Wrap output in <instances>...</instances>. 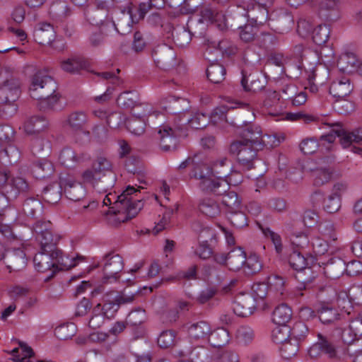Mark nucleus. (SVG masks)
<instances>
[{
    "mask_svg": "<svg viewBox=\"0 0 362 362\" xmlns=\"http://www.w3.org/2000/svg\"><path fill=\"white\" fill-rule=\"evenodd\" d=\"M21 158V152L18 148L13 145L4 146V148L0 154V160H5L7 158V162L11 165L16 163Z\"/></svg>",
    "mask_w": 362,
    "mask_h": 362,
    "instance_id": "58",
    "label": "nucleus"
},
{
    "mask_svg": "<svg viewBox=\"0 0 362 362\" xmlns=\"http://www.w3.org/2000/svg\"><path fill=\"white\" fill-rule=\"evenodd\" d=\"M35 40L42 45H50L55 38L53 25L47 23H40L35 28L33 33Z\"/></svg>",
    "mask_w": 362,
    "mask_h": 362,
    "instance_id": "24",
    "label": "nucleus"
},
{
    "mask_svg": "<svg viewBox=\"0 0 362 362\" xmlns=\"http://www.w3.org/2000/svg\"><path fill=\"white\" fill-rule=\"evenodd\" d=\"M111 162L105 157L97 158L92 164L91 169L85 170L82 175L84 182H94L99 180L101 175L113 172Z\"/></svg>",
    "mask_w": 362,
    "mask_h": 362,
    "instance_id": "17",
    "label": "nucleus"
},
{
    "mask_svg": "<svg viewBox=\"0 0 362 362\" xmlns=\"http://www.w3.org/2000/svg\"><path fill=\"white\" fill-rule=\"evenodd\" d=\"M138 191L134 187L129 185L119 195L115 192H110L107 194L113 202V206L109 207L106 214L109 224L117 226L138 214L144 206L141 199H134L132 197Z\"/></svg>",
    "mask_w": 362,
    "mask_h": 362,
    "instance_id": "2",
    "label": "nucleus"
},
{
    "mask_svg": "<svg viewBox=\"0 0 362 362\" xmlns=\"http://www.w3.org/2000/svg\"><path fill=\"white\" fill-rule=\"evenodd\" d=\"M200 13L203 21L215 24L218 30L225 31L228 29L226 18L222 11L206 6L202 8Z\"/></svg>",
    "mask_w": 362,
    "mask_h": 362,
    "instance_id": "22",
    "label": "nucleus"
},
{
    "mask_svg": "<svg viewBox=\"0 0 362 362\" xmlns=\"http://www.w3.org/2000/svg\"><path fill=\"white\" fill-rule=\"evenodd\" d=\"M255 308V298L250 295L238 297L233 303L234 314L243 317L251 315Z\"/></svg>",
    "mask_w": 362,
    "mask_h": 362,
    "instance_id": "20",
    "label": "nucleus"
},
{
    "mask_svg": "<svg viewBox=\"0 0 362 362\" xmlns=\"http://www.w3.org/2000/svg\"><path fill=\"white\" fill-rule=\"evenodd\" d=\"M353 90L349 78L343 76L333 81L329 86V93L336 98H344Z\"/></svg>",
    "mask_w": 362,
    "mask_h": 362,
    "instance_id": "26",
    "label": "nucleus"
},
{
    "mask_svg": "<svg viewBox=\"0 0 362 362\" xmlns=\"http://www.w3.org/2000/svg\"><path fill=\"white\" fill-rule=\"evenodd\" d=\"M318 318L323 324H330L338 319V311L329 305H322L317 311Z\"/></svg>",
    "mask_w": 362,
    "mask_h": 362,
    "instance_id": "49",
    "label": "nucleus"
},
{
    "mask_svg": "<svg viewBox=\"0 0 362 362\" xmlns=\"http://www.w3.org/2000/svg\"><path fill=\"white\" fill-rule=\"evenodd\" d=\"M20 94V83L13 76L6 83H0V104L13 105Z\"/></svg>",
    "mask_w": 362,
    "mask_h": 362,
    "instance_id": "16",
    "label": "nucleus"
},
{
    "mask_svg": "<svg viewBox=\"0 0 362 362\" xmlns=\"http://www.w3.org/2000/svg\"><path fill=\"white\" fill-rule=\"evenodd\" d=\"M276 23V30L281 33H287L289 30L291 29L294 23V20L291 13L288 12H284L279 16Z\"/></svg>",
    "mask_w": 362,
    "mask_h": 362,
    "instance_id": "63",
    "label": "nucleus"
},
{
    "mask_svg": "<svg viewBox=\"0 0 362 362\" xmlns=\"http://www.w3.org/2000/svg\"><path fill=\"white\" fill-rule=\"evenodd\" d=\"M116 180L115 173L114 172H109V173L101 175L98 180H94V182H87L91 184L96 191L101 193L106 192L108 189L114 187Z\"/></svg>",
    "mask_w": 362,
    "mask_h": 362,
    "instance_id": "41",
    "label": "nucleus"
},
{
    "mask_svg": "<svg viewBox=\"0 0 362 362\" xmlns=\"http://www.w3.org/2000/svg\"><path fill=\"white\" fill-rule=\"evenodd\" d=\"M229 340L228 331L225 328L218 327L214 330L211 329L206 341L214 348H221L227 344Z\"/></svg>",
    "mask_w": 362,
    "mask_h": 362,
    "instance_id": "35",
    "label": "nucleus"
},
{
    "mask_svg": "<svg viewBox=\"0 0 362 362\" xmlns=\"http://www.w3.org/2000/svg\"><path fill=\"white\" fill-rule=\"evenodd\" d=\"M184 328L191 340L199 343L206 341L211 332V325L205 320L189 322L184 325Z\"/></svg>",
    "mask_w": 362,
    "mask_h": 362,
    "instance_id": "14",
    "label": "nucleus"
},
{
    "mask_svg": "<svg viewBox=\"0 0 362 362\" xmlns=\"http://www.w3.org/2000/svg\"><path fill=\"white\" fill-rule=\"evenodd\" d=\"M259 27L251 22H248L244 25H240L238 29L240 30L239 36L240 40L246 43L253 42L259 32Z\"/></svg>",
    "mask_w": 362,
    "mask_h": 362,
    "instance_id": "46",
    "label": "nucleus"
},
{
    "mask_svg": "<svg viewBox=\"0 0 362 362\" xmlns=\"http://www.w3.org/2000/svg\"><path fill=\"white\" fill-rule=\"evenodd\" d=\"M333 171L329 168H317L313 171V184L315 186H322L328 182L332 176Z\"/></svg>",
    "mask_w": 362,
    "mask_h": 362,
    "instance_id": "56",
    "label": "nucleus"
},
{
    "mask_svg": "<svg viewBox=\"0 0 362 362\" xmlns=\"http://www.w3.org/2000/svg\"><path fill=\"white\" fill-rule=\"evenodd\" d=\"M83 257L77 256L76 258L64 256L62 250H54L52 252H45L41 250L35 255L33 262L35 269L39 272H45L53 269L52 276L57 271L69 270L76 265L78 259H82Z\"/></svg>",
    "mask_w": 362,
    "mask_h": 362,
    "instance_id": "4",
    "label": "nucleus"
},
{
    "mask_svg": "<svg viewBox=\"0 0 362 362\" xmlns=\"http://www.w3.org/2000/svg\"><path fill=\"white\" fill-rule=\"evenodd\" d=\"M62 190V178H60L59 182H53L46 186L42 190V196L45 202L54 204L61 199Z\"/></svg>",
    "mask_w": 362,
    "mask_h": 362,
    "instance_id": "36",
    "label": "nucleus"
},
{
    "mask_svg": "<svg viewBox=\"0 0 362 362\" xmlns=\"http://www.w3.org/2000/svg\"><path fill=\"white\" fill-rule=\"evenodd\" d=\"M293 315L291 308L286 303H281L276 306L272 313L273 322L279 325H286Z\"/></svg>",
    "mask_w": 362,
    "mask_h": 362,
    "instance_id": "40",
    "label": "nucleus"
},
{
    "mask_svg": "<svg viewBox=\"0 0 362 362\" xmlns=\"http://www.w3.org/2000/svg\"><path fill=\"white\" fill-rule=\"evenodd\" d=\"M290 327L287 325H279L272 330V339L276 344H282L290 339Z\"/></svg>",
    "mask_w": 362,
    "mask_h": 362,
    "instance_id": "64",
    "label": "nucleus"
},
{
    "mask_svg": "<svg viewBox=\"0 0 362 362\" xmlns=\"http://www.w3.org/2000/svg\"><path fill=\"white\" fill-rule=\"evenodd\" d=\"M284 140V136L277 135L276 134H264L261 132V136L257 143V147L271 148L279 146Z\"/></svg>",
    "mask_w": 362,
    "mask_h": 362,
    "instance_id": "52",
    "label": "nucleus"
},
{
    "mask_svg": "<svg viewBox=\"0 0 362 362\" xmlns=\"http://www.w3.org/2000/svg\"><path fill=\"white\" fill-rule=\"evenodd\" d=\"M235 13L247 18V22H251L258 26L264 25L268 20V7L251 4L250 6H236Z\"/></svg>",
    "mask_w": 362,
    "mask_h": 362,
    "instance_id": "12",
    "label": "nucleus"
},
{
    "mask_svg": "<svg viewBox=\"0 0 362 362\" xmlns=\"http://www.w3.org/2000/svg\"><path fill=\"white\" fill-rule=\"evenodd\" d=\"M23 211L26 216L37 218L42 214L43 206L39 199L30 197L24 201Z\"/></svg>",
    "mask_w": 362,
    "mask_h": 362,
    "instance_id": "39",
    "label": "nucleus"
},
{
    "mask_svg": "<svg viewBox=\"0 0 362 362\" xmlns=\"http://www.w3.org/2000/svg\"><path fill=\"white\" fill-rule=\"evenodd\" d=\"M189 175L190 178L200 180L199 187L202 189V184L204 181H210L214 177V173L212 168L208 164L193 160Z\"/></svg>",
    "mask_w": 362,
    "mask_h": 362,
    "instance_id": "23",
    "label": "nucleus"
},
{
    "mask_svg": "<svg viewBox=\"0 0 362 362\" xmlns=\"http://www.w3.org/2000/svg\"><path fill=\"white\" fill-rule=\"evenodd\" d=\"M146 315L144 309L137 308L132 310L126 318V324L132 327H136L139 334L142 336L144 329L141 325L146 321Z\"/></svg>",
    "mask_w": 362,
    "mask_h": 362,
    "instance_id": "38",
    "label": "nucleus"
},
{
    "mask_svg": "<svg viewBox=\"0 0 362 362\" xmlns=\"http://www.w3.org/2000/svg\"><path fill=\"white\" fill-rule=\"evenodd\" d=\"M325 124L332 129L328 134H322L320 137V141L313 137L305 139L301 141L300 148L304 154H313L318 148L322 153L330 151L337 136L340 138V144L344 148L349 146L352 141H355L356 144L362 141V129H361L348 132L342 128L340 123H327Z\"/></svg>",
    "mask_w": 362,
    "mask_h": 362,
    "instance_id": "1",
    "label": "nucleus"
},
{
    "mask_svg": "<svg viewBox=\"0 0 362 362\" xmlns=\"http://www.w3.org/2000/svg\"><path fill=\"white\" fill-rule=\"evenodd\" d=\"M221 175L212 178L210 181H204L202 184V190L205 192H211L216 195H224L228 193L229 189V184L223 179Z\"/></svg>",
    "mask_w": 362,
    "mask_h": 362,
    "instance_id": "27",
    "label": "nucleus"
},
{
    "mask_svg": "<svg viewBox=\"0 0 362 362\" xmlns=\"http://www.w3.org/2000/svg\"><path fill=\"white\" fill-rule=\"evenodd\" d=\"M57 89V85L54 78L40 71L32 77L29 90L30 96L38 100L40 110L45 112L60 109V96L54 94Z\"/></svg>",
    "mask_w": 362,
    "mask_h": 362,
    "instance_id": "3",
    "label": "nucleus"
},
{
    "mask_svg": "<svg viewBox=\"0 0 362 362\" xmlns=\"http://www.w3.org/2000/svg\"><path fill=\"white\" fill-rule=\"evenodd\" d=\"M6 196L13 201L17 199L20 194H24L30 192V187L28 181L20 176L10 177L7 173V179L1 185Z\"/></svg>",
    "mask_w": 362,
    "mask_h": 362,
    "instance_id": "11",
    "label": "nucleus"
},
{
    "mask_svg": "<svg viewBox=\"0 0 362 362\" xmlns=\"http://www.w3.org/2000/svg\"><path fill=\"white\" fill-rule=\"evenodd\" d=\"M160 134V146L163 151L175 150L177 145V134L175 129L165 127L158 131Z\"/></svg>",
    "mask_w": 362,
    "mask_h": 362,
    "instance_id": "28",
    "label": "nucleus"
},
{
    "mask_svg": "<svg viewBox=\"0 0 362 362\" xmlns=\"http://www.w3.org/2000/svg\"><path fill=\"white\" fill-rule=\"evenodd\" d=\"M200 211L206 216L214 218L220 214V207L216 201L211 198L203 199L199 205Z\"/></svg>",
    "mask_w": 362,
    "mask_h": 362,
    "instance_id": "48",
    "label": "nucleus"
},
{
    "mask_svg": "<svg viewBox=\"0 0 362 362\" xmlns=\"http://www.w3.org/2000/svg\"><path fill=\"white\" fill-rule=\"evenodd\" d=\"M325 274L331 279L340 277L346 271V262L339 257L330 259L325 267Z\"/></svg>",
    "mask_w": 362,
    "mask_h": 362,
    "instance_id": "37",
    "label": "nucleus"
},
{
    "mask_svg": "<svg viewBox=\"0 0 362 362\" xmlns=\"http://www.w3.org/2000/svg\"><path fill=\"white\" fill-rule=\"evenodd\" d=\"M103 282L105 284L117 281L118 274L122 270L124 264L122 257L119 255L110 252L104 257Z\"/></svg>",
    "mask_w": 362,
    "mask_h": 362,
    "instance_id": "10",
    "label": "nucleus"
},
{
    "mask_svg": "<svg viewBox=\"0 0 362 362\" xmlns=\"http://www.w3.org/2000/svg\"><path fill=\"white\" fill-rule=\"evenodd\" d=\"M172 36L175 44L180 47H185L189 45L192 40L190 31L183 27L174 29L172 33Z\"/></svg>",
    "mask_w": 362,
    "mask_h": 362,
    "instance_id": "53",
    "label": "nucleus"
},
{
    "mask_svg": "<svg viewBox=\"0 0 362 362\" xmlns=\"http://www.w3.org/2000/svg\"><path fill=\"white\" fill-rule=\"evenodd\" d=\"M165 110L171 115H180L190 109L189 101L183 98L169 96L166 98Z\"/></svg>",
    "mask_w": 362,
    "mask_h": 362,
    "instance_id": "25",
    "label": "nucleus"
},
{
    "mask_svg": "<svg viewBox=\"0 0 362 362\" xmlns=\"http://www.w3.org/2000/svg\"><path fill=\"white\" fill-rule=\"evenodd\" d=\"M262 129L259 125L247 122L246 125L241 128L240 135L243 140L250 146L257 148V143L261 136Z\"/></svg>",
    "mask_w": 362,
    "mask_h": 362,
    "instance_id": "30",
    "label": "nucleus"
},
{
    "mask_svg": "<svg viewBox=\"0 0 362 362\" xmlns=\"http://www.w3.org/2000/svg\"><path fill=\"white\" fill-rule=\"evenodd\" d=\"M300 344L291 339L282 344L279 348L281 356L285 359H290L295 356L299 351Z\"/></svg>",
    "mask_w": 362,
    "mask_h": 362,
    "instance_id": "62",
    "label": "nucleus"
},
{
    "mask_svg": "<svg viewBox=\"0 0 362 362\" xmlns=\"http://www.w3.org/2000/svg\"><path fill=\"white\" fill-rule=\"evenodd\" d=\"M76 332L75 324L70 322L61 325L54 329V335L59 340H66L71 339Z\"/></svg>",
    "mask_w": 362,
    "mask_h": 362,
    "instance_id": "61",
    "label": "nucleus"
},
{
    "mask_svg": "<svg viewBox=\"0 0 362 362\" xmlns=\"http://www.w3.org/2000/svg\"><path fill=\"white\" fill-rule=\"evenodd\" d=\"M152 58L156 66L165 71L170 70L177 65L176 53L166 44L156 47L152 52Z\"/></svg>",
    "mask_w": 362,
    "mask_h": 362,
    "instance_id": "9",
    "label": "nucleus"
},
{
    "mask_svg": "<svg viewBox=\"0 0 362 362\" xmlns=\"http://www.w3.org/2000/svg\"><path fill=\"white\" fill-rule=\"evenodd\" d=\"M62 185L66 197L71 201H80L86 194L83 185L72 178H62Z\"/></svg>",
    "mask_w": 362,
    "mask_h": 362,
    "instance_id": "19",
    "label": "nucleus"
},
{
    "mask_svg": "<svg viewBox=\"0 0 362 362\" xmlns=\"http://www.w3.org/2000/svg\"><path fill=\"white\" fill-rule=\"evenodd\" d=\"M241 86L245 91L257 92L263 89L265 83L259 78L257 74H250L247 76L245 71H242Z\"/></svg>",
    "mask_w": 362,
    "mask_h": 362,
    "instance_id": "34",
    "label": "nucleus"
},
{
    "mask_svg": "<svg viewBox=\"0 0 362 362\" xmlns=\"http://www.w3.org/2000/svg\"><path fill=\"white\" fill-rule=\"evenodd\" d=\"M330 34V29L327 25H320L313 30V40L317 45L325 44Z\"/></svg>",
    "mask_w": 362,
    "mask_h": 362,
    "instance_id": "60",
    "label": "nucleus"
},
{
    "mask_svg": "<svg viewBox=\"0 0 362 362\" xmlns=\"http://www.w3.org/2000/svg\"><path fill=\"white\" fill-rule=\"evenodd\" d=\"M246 261V253L240 247L233 248L228 252V267L232 271H238Z\"/></svg>",
    "mask_w": 362,
    "mask_h": 362,
    "instance_id": "32",
    "label": "nucleus"
},
{
    "mask_svg": "<svg viewBox=\"0 0 362 362\" xmlns=\"http://www.w3.org/2000/svg\"><path fill=\"white\" fill-rule=\"evenodd\" d=\"M88 122V116L82 110H76L67 115L63 121V127L71 132H82Z\"/></svg>",
    "mask_w": 362,
    "mask_h": 362,
    "instance_id": "21",
    "label": "nucleus"
},
{
    "mask_svg": "<svg viewBox=\"0 0 362 362\" xmlns=\"http://www.w3.org/2000/svg\"><path fill=\"white\" fill-rule=\"evenodd\" d=\"M125 125L132 134L141 135L144 132L146 121L142 117L132 115L126 120Z\"/></svg>",
    "mask_w": 362,
    "mask_h": 362,
    "instance_id": "50",
    "label": "nucleus"
},
{
    "mask_svg": "<svg viewBox=\"0 0 362 362\" xmlns=\"http://www.w3.org/2000/svg\"><path fill=\"white\" fill-rule=\"evenodd\" d=\"M119 106L125 109H132L139 104V95L136 91H124L117 98Z\"/></svg>",
    "mask_w": 362,
    "mask_h": 362,
    "instance_id": "45",
    "label": "nucleus"
},
{
    "mask_svg": "<svg viewBox=\"0 0 362 362\" xmlns=\"http://www.w3.org/2000/svg\"><path fill=\"white\" fill-rule=\"evenodd\" d=\"M315 290L317 291V298L323 303L322 305H329L335 300L338 306L342 309H345L350 305L349 295L345 291L337 294L331 286H318Z\"/></svg>",
    "mask_w": 362,
    "mask_h": 362,
    "instance_id": "13",
    "label": "nucleus"
},
{
    "mask_svg": "<svg viewBox=\"0 0 362 362\" xmlns=\"http://www.w3.org/2000/svg\"><path fill=\"white\" fill-rule=\"evenodd\" d=\"M157 343L162 349L174 346L177 343V332L173 329L163 331L157 339Z\"/></svg>",
    "mask_w": 362,
    "mask_h": 362,
    "instance_id": "51",
    "label": "nucleus"
},
{
    "mask_svg": "<svg viewBox=\"0 0 362 362\" xmlns=\"http://www.w3.org/2000/svg\"><path fill=\"white\" fill-rule=\"evenodd\" d=\"M86 21L93 25L107 27L110 31L116 30L120 34H124L121 32L115 24L112 17L109 16L108 6L105 1H102L94 6H87L83 12Z\"/></svg>",
    "mask_w": 362,
    "mask_h": 362,
    "instance_id": "6",
    "label": "nucleus"
},
{
    "mask_svg": "<svg viewBox=\"0 0 362 362\" xmlns=\"http://www.w3.org/2000/svg\"><path fill=\"white\" fill-rule=\"evenodd\" d=\"M269 296L273 294L278 299H283L286 295V281L283 277L272 275L268 278Z\"/></svg>",
    "mask_w": 362,
    "mask_h": 362,
    "instance_id": "33",
    "label": "nucleus"
},
{
    "mask_svg": "<svg viewBox=\"0 0 362 362\" xmlns=\"http://www.w3.org/2000/svg\"><path fill=\"white\" fill-rule=\"evenodd\" d=\"M317 341L313 344L308 349V355L312 358H317L322 354L329 356V358H336L340 354H345L344 349L335 341L331 336L324 335L317 333Z\"/></svg>",
    "mask_w": 362,
    "mask_h": 362,
    "instance_id": "7",
    "label": "nucleus"
},
{
    "mask_svg": "<svg viewBox=\"0 0 362 362\" xmlns=\"http://www.w3.org/2000/svg\"><path fill=\"white\" fill-rule=\"evenodd\" d=\"M209 122V117L206 114L197 112L191 117L186 119L184 124H188L192 129H201L206 127Z\"/></svg>",
    "mask_w": 362,
    "mask_h": 362,
    "instance_id": "55",
    "label": "nucleus"
},
{
    "mask_svg": "<svg viewBox=\"0 0 362 362\" xmlns=\"http://www.w3.org/2000/svg\"><path fill=\"white\" fill-rule=\"evenodd\" d=\"M290 330V339L300 345L306 341L310 334L308 325L302 321L295 322Z\"/></svg>",
    "mask_w": 362,
    "mask_h": 362,
    "instance_id": "42",
    "label": "nucleus"
},
{
    "mask_svg": "<svg viewBox=\"0 0 362 362\" xmlns=\"http://www.w3.org/2000/svg\"><path fill=\"white\" fill-rule=\"evenodd\" d=\"M48 122L43 116H33L28 119L24 124V129L28 134L40 133L46 129Z\"/></svg>",
    "mask_w": 362,
    "mask_h": 362,
    "instance_id": "43",
    "label": "nucleus"
},
{
    "mask_svg": "<svg viewBox=\"0 0 362 362\" xmlns=\"http://www.w3.org/2000/svg\"><path fill=\"white\" fill-rule=\"evenodd\" d=\"M134 296H127L112 291L106 293L103 297V315L107 319L112 318L122 304L132 303Z\"/></svg>",
    "mask_w": 362,
    "mask_h": 362,
    "instance_id": "8",
    "label": "nucleus"
},
{
    "mask_svg": "<svg viewBox=\"0 0 362 362\" xmlns=\"http://www.w3.org/2000/svg\"><path fill=\"white\" fill-rule=\"evenodd\" d=\"M288 263L294 270L299 272L297 276L298 279L301 284L296 291V296H303L304 293L303 290H310L313 288L312 283L315 279V276L311 269L308 267L307 259L302 253L298 250H293L288 258Z\"/></svg>",
    "mask_w": 362,
    "mask_h": 362,
    "instance_id": "5",
    "label": "nucleus"
},
{
    "mask_svg": "<svg viewBox=\"0 0 362 362\" xmlns=\"http://www.w3.org/2000/svg\"><path fill=\"white\" fill-rule=\"evenodd\" d=\"M260 229L265 238L270 239L272 241L276 253L279 255H281L284 250V245L281 235L268 227L260 226Z\"/></svg>",
    "mask_w": 362,
    "mask_h": 362,
    "instance_id": "54",
    "label": "nucleus"
},
{
    "mask_svg": "<svg viewBox=\"0 0 362 362\" xmlns=\"http://www.w3.org/2000/svg\"><path fill=\"white\" fill-rule=\"evenodd\" d=\"M60 66L63 71L74 74L86 69L88 63L83 57L74 55L62 61Z\"/></svg>",
    "mask_w": 362,
    "mask_h": 362,
    "instance_id": "29",
    "label": "nucleus"
},
{
    "mask_svg": "<svg viewBox=\"0 0 362 362\" xmlns=\"http://www.w3.org/2000/svg\"><path fill=\"white\" fill-rule=\"evenodd\" d=\"M89 158V156L86 153L76 151L71 147H65L60 152L59 160L64 167L74 168L88 160Z\"/></svg>",
    "mask_w": 362,
    "mask_h": 362,
    "instance_id": "18",
    "label": "nucleus"
},
{
    "mask_svg": "<svg viewBox=\"0 0 362 362\" xmlns=\"http://www.w3.org/2000/svg\"><path fill=\"white\" fill-rule=\"evenodd\" d=\"M233 107L228 105H221L217 107L211 113V118L213 119L225 120L227 123H234L233 120V112L231 110Z\"/></svg>",
    "mask_w": 362,
    "mask_h": 362,
    "instance_id": "59",
    "label": "nucleus"
},
{
    "mask_svg": "<svg viewBox=\"0 0 362 362\" xmlns=\"http://www.w3.org/2000/svg\"><path fill=\"white\" fill-rule=\"evenodd\" d=\"M0 260H4L9 272L20 271L25 267L27 259L25 253L21 248L7 249L0 255Z\"/></svg>",
    "mask_w": 362,
    "mask_h": 362,
    "instance_id": "15",
    "label": "nucleus"
},
{
    "mask_svg": "<svg viewBox=\"0 0 362 362\" xmlns=\"http://www.w3.org/2000/svg\"><path fill=\"white\" fill-rule=\"evenodd\" d=\"M60 238V235L54 233L52 230L36 236L37 240L40 244V250L45 252L61 250L57 247Z\"/></svg>",
    "mask_w": 362,
    "mask_h": 362,
    "instance_id": "31",
    "label": "nucleus"
},
{
    "mask_svg": "<svg viewBox=\"0 0 362 362\" xmlns=\"http://www.w3.org/2000/svg\"><path fill=\"white\" fill-rule=\"evenodd\" d=\"M188 355L191 362H214L216 356V354L204 346L193 348Z\"/></svg>",
    "mask_w": 362,
    "mask_h": 362,
    "instance_id": "44",
    "label": "nucleus"
},
{
    "mask_svg": "<svg viewBox=\"0 0 362 362\" xmlns=\"http://www.w3.org/2000/svg\"><path fill=\"white\" fill-rule=\"evenodd\" d=\"M33 170L37 177L45 179L52 175L54 166L50 161L42 160L35 165Z\"/></svg>",
    "mask_w": 362,
    "mask_h": 362,
    "instance_id": "57",
    "label": "nucleus"
},
{
    "mask_svg": "<svg viewBox=\"0 0 362 362\" xmlns=\"http://www.w3.org/2000/svg\"><path fill=\"white\" fill-rule=\"evenodd\" d=\"M226 70L220 64H213L206 69L207 78L213 83H220L225 79Z\"/></svg>",
    "mask_w": 362,
    "mask_h": 362,
    "instance_id": "47",
    "label": "nucleus"
}]
</instances>
